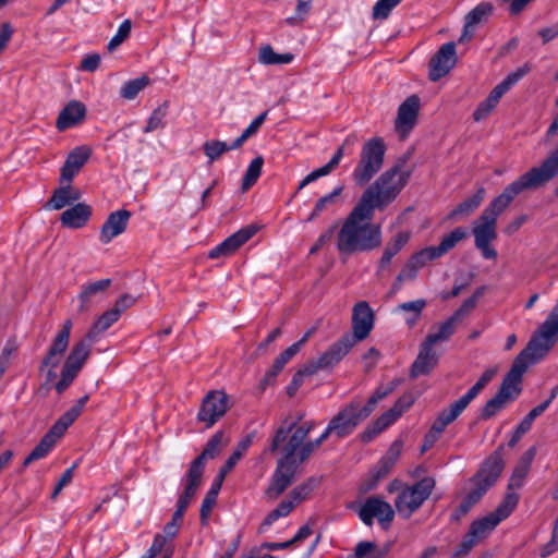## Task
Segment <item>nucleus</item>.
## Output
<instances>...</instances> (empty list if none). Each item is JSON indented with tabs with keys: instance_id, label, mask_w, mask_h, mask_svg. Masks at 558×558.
Instances as JSON below:
<instances>
[{
	"instance_id": "f257e3e1",
	"label": "nucleus",
	"mask_w": 558,
	"mask_h": 558,
	"mask_svg": "<svg viewBox=\"0 0 558 558\" xmlns=\"http://www.w3.org/2000/svg\"><path fill=\"white\" fill-rule=\"evenodd\" d=\"M374 210L357 201L337 234V250L347 255L371 252L381 244V228L372 223Z\"/></svg>"
},
{
	"instance_id": "f03ea898",
	"label": "nucleus",
	"mask_w": 558,
	"mask_h": 558,
	"mask_svg": "<svg viewBox=\"0 0 558 558\" xmlns=\"http://www.w3.org/2000/svg\"><path fill=\"white\" fill-rule=\"evenodd\" d=\"M413 149H408L400 156L396 163L383 172L362 194L359 202L376 208L384 209L396 199L401 190L408 183L412 170L402 171L407 162L412 158Z\"/></svg>"
},
{
	"instance_id": "7ed1b4c3",
	"label": "nucleus",
	"mask_w": 558,
	"mask_h": 558,
	"mask_svg": "<svg viewBox=\"0 0 558 558\" xmlns=\"http://www.w3.org/2000/svg\"><path fill=\"white\" fill-rule=\"evenodd\" d=\"M558 339V310H551L546 320L542 324L538 335H534L526 347L515 356L510 372L523 379V375L530 364L544 359Z\"/></svg>"
},
{
	"instance_id": "20e7f679",
	"label": "nucleus",
	"mask_w": 558,
	"mask_h": 558,
	"mask_svg": "<svg viewBox=\"0 0 558 558\" xmlns=\"http://www.w3.org/2000/svg\"><path fill=\"white\" fill-rule=\"evenodd\" d=\"M89 396L85 395L77 400V402L65 411L49 428V430L43 436L36 447L25 458L22 463V470L27 468L34 461L45 458L49 451L54 447L58 439H60L65 430L75 422V420L82 414L83 409Z\"/></svg>"
},
{
	"instance_id": "39448f33",
	"label": "nucleus",
	"mask_w": 558,
	"mask_h": 558,
	"mask_svg": "<svg viewBox=\"0 0 558 558\" xmlns=\"http://www.w3.org/2000/svg\"><path fill=\"white\" fill-rule=\"evenodd\" d=\"M504 451L505 445L501 444L484 459L476 473L470 478L474 484V488L471 489L463 499L471 507L476 505L500 477L506 465Z\"/></svg>"
},
{
	"instance_id": "423d86ee",
	"label": "nucleus",
	"mask_w": 558,
	"mask_h": 558,
	"mask_svg": "<svg viewBox=\"0 0 558 558\" xmlns=\"http://www.w3.org/2000/svg\"><path fill=\"white\" fill-rule=\"evenodd\" d=\"M504 451L505 445L501 444L484 459L476 473L470 478L474 484V488L471 489L463 499L471 507L476 505L500 477L506 465Z\"/></svg>"
},
{
	"instance_id": "0eeeda50",
	"label": "nucleus",
	"mask_w": 558,
	"mask_h": 558,
	"mask_svg": "<svg viewBox=\"0 0 558 558\" xmlns=\"http://www.w3.org/2000/svg\"><path fill=\"white\" fill-rule=\"evenodd\" d=\"M550 180V177L542 165L539 167H533L507 185L504 191L489 203L488 207L500 215L519 194L524 191L537 190Z\"/></svg>"
},
{
	"instance_id": "6e6552de",
	"label": "nucleus",
	"mask_w": 558,
	"mask_h": 558,
	"mask_svg": "<svg viewBox=\"0 0 558 558\" xmlns=\"http://www.w3.org/2000/svg\"><path fill=\"white\" fill-rule=\"evenodd\" d=\"M386 144L381 137L369 138L362 147L360 160L352 172L357 186L366 185L384 165Z\"/></svg>"
},
{
	"instance_id": "1a4fd4ad",
	"label": "nucleus",
	"mask_w": 558,
	"mask_h": 558,
	"mask_svg": "<svg viewBox=\"0 0 558 558\" xmlns=\"http://www.w3.org/2000/svg\"><path fill=\"white\" fill-rule=\"evenodd\" d=\"M374 412L368 402L362 404L359 397L348 402L330 421V429H335L338 438L350 436L356 427Z\"/></svg>"
},
{
	"instance_id": "9d476101",
	"label": "nucleus",
	"mask_w": 558,
	"mask_h": 558,
	"mask_svg": "<svg viewBox=\"0 0 558 558\" xmlns=\"http://www.w3.org/2000/svg\"><path fill=\"white\" fill-rule=\"evenodd\" d=\"M94 342H96V340L88 338L86 333L81 340L73 344L62 365L61 378L54 384V389L59 395L64 392L76 378L89 357Z\"/></svg>"
},
{
	"instance_id": "9b49d317",
	"label": "nucleus",
	"mask_w": 558,
	"mask_h": 558,
	"mask_svg": "<svg viewBox=\"0 0 558 558\" xmlns=\"http://www.w3.org/2000/svg\"><path fill=\"white\" fill-rule=\"evenodd\" d=\"M522 380L515 374L508 371L496 395L487 400L480 410L478 420L488 421L496 416L509 402L515 401L522 392Z\"/></svg>"
},
{
	"instance_id": "f8f14e48",
	"label": "nucleus",
	"mask_w": 558,
	"mask_h": 558,
	"mask_svg": "<svg viewBox=\"0 0 558 558\" xmlns=\"http://www.w3.org/2000/svg\"><path fill=\"white\" fill-rule=\"evenodd\" d=\"M435 485V480L426 476L412 486H405L395 500L398 513L404 519H409L428 499Z\"/></svg>"
},
{
	"instance_id": "ddd939ff",
	"label": "nucleus",
	"mask_w": 558,
	"mask_h": 558,
	"mask_svg": "<svg viewBox=\"0 0 558 558\" xmlns=\"http://www.w3.org/2000/svg\"><path fill=\"white\" fill-rule=\"evenodd\" d=\"M282 457L277 461L276 470L271 476V481L266 489V495L270 499L278 498L284 490L292 485L298 470V462L294 452L281 447L279 450Z\"/></svg>"
},
{
	"instance_id": "4468645a",
	"label": "nucleus",
	"mask_w": 558,
	"mask_h": 558,
	"mask_svg": "<svg viewBox=\"0 0 558 558\" xmlns=\"http://www.w3.org/2000/svg\"><path fill=\"white\" fill-rule=\"evenodd\" d=\"M72 320L66 319L63 323L61 330L57 333L52 343L50 344L46 356L41 361V365L39 367L40 371H43L45 367H50L46 374V384L52 383L57 378L54 368L59 365L61 356L69 347Z\"/></svg>"
},
{
	"instance_id": "2eb2a0df",
	"label": "nucleus",
	"mask_w": 558,
	"mask_h": 558,
	"mask_svg": "<svg viewBox=\"0 0 558 558\" xmlns=\"http://www.w3.org/2000/svg\"><path fill=\"white\" fill-rule=\"evenodd\" d=\"M229 410V397L220 390H211L203 398L197 421L206 428L214 426Z\"/></svg>"
},
{
	"instance_id": "dca6fc26",
	"label": "nucleus",
	"mask_w": 558,
	"mask_h": 558,
	"mask_svg": "<svg viewBox=\"0 0 558 558\" xmlns=\"http://www.w3.org/2000/svg\"><path fill=\"white\" fill-rule=\"evenodd\" d=\"M359 517L367 526H372L376 518L380 526L384 530H388L393 521L395 510L389 502L380 497L372 496L361 506Z\"/></svg>"
},
{
	"instance_id": "f3484780",
	"label": "nucleus",
	"mask_w": 558,
	"mask_h": 558,
	"mask_svg": "<svg viewBox=\"0 0 558 558\" xmlns=\"http://www.w3.org/2000/svg\"><path fill=\"white\" fill-rule=\"evenodd\" d=\"M457 62L456 44L449 41L444 44L429 59L428 78L437 82L454 66Z\"/></svg>"
},
{
	"instance_id": "a211bd4d",
	"label": "nucleus",
	"mask_w": 558,
	"mask_h": 558,
	"mask_svg": "<svg viewBox=\"0 0 558 558\" xmlns=\"http://www.w3.org/2000/svg\"><path fill=\"white\" fill-rule=\"evenodd\" d=\"M375 322V314L366 301L357 302L352 310V333L345 335L353 338L356 343L366 339Z\"/></svg>"
},
{
	"instance_id": "6ab92c4d",
	"label": "nucleus",
	"mask_w": 558,
	"mask_h": 558,
	"mask_svg": "<svg viewBox=\"0 0 558 558\" xmlns=\"http://www.w3.org/2000/svg\"><path fill=\"white\" fill-rule=\"evenodd\" d=\"M258 231L256 225H248L235 233L228 236L220 244L209 251L208 257L210 259L227 257L234 254L243 244L253 238Z\"/></svg>"
},
{
	"instance_id": "aec40b11",
	"label": "nucleus",
	"mask_w": 558,
	"mask_h": 558,
	"mask_svg": "<svg viewBox=\"0 0 558 558\" xmlns=\"http://www.w3.org/2000/svg\"><path fill=\"white\" fill-rule=\"evenodd\" d=\"M420 97L415 94L409 96L399 106L395 128L402 138H404L415 126L420 112Z\"/></svg>"
},
{
	"instance_id": "412c9836",
	"label": "nucleus",
	"mask_w": 558,
	"mask_h": 558,
	"mask_svg": "<svg viewBox=\"0 0 558 558\" xmlns=\"http://www.w3.org/2000/svg\"><path fill=\"white\" fill-rule=\"evenodd\" d=\"M92 156L90 147L86 145L77 146L71 150L61 168L60 183H71L74 177L85 166Z\"/></svg>"
},
{
	"instance_id": "4be33fe9",
	"label": "nucleus",
	"mask_w": 558,
	"mask_h": 558,
	"mask_svg": "<svg viewBox=\"0 0 558 558\" xmlns=\"http://www.w3.org/2000/svg\"><path fill=\"white\" fill-rule=\"evenodd\" d=\"M131 215V211L126 209L110 213L101 226L99 241L102 244H108L113 238L122 234L126 230Z\"/></svg>"
},
{
	"instance_id": "5701e85b",
	"label": "nucleus",
	"mask_w": 558,
	"mask_h": 558,
	"mask_svg": "<svg viewBox=\"0 0 558 558\" xmlns=\"http://www.w3.org/2000/svg\"><path fill=\"white\" fill-rule=\"evenodd\" d=\"M86 106L82 101L70 100L57 118V130L63 132L72 126L81 124L86 118Z\"/></svg>"
},
{
	"instance_id": "b1692460",
	"label": "nucleus",
	"mask_w": 558,
	"mask_h": 558,
	"mask_svg": "<svg viewBox=\"0 0 558 558\" xmlns=\"http://www.w3.org/2000/svg\"><path fill=\"white\" fill-rule=\"evenodd\" d=\"M433 347L425 340L421 343L418 354L410 369L411 378L428 375L437 366L438 355Z\"/></svg>"
},
{
	"instance_id": "393cba45",
	"label": "nucleus",
	"mask_w": 558,
	"mask_h": 558,
	"mask_svg": "<svg viewBox=\"0 0 558 558\" xmlns=\"http://www.w3.org/2000/svg\"><path fill=\"white\" fill-rule=\"evenodd\" d=\"M494 12V5L490 2H481L471 10L464 17L463 32L459 38V43L469 41L474 35V27L484 23Z\"/></svg>"
},
{
	"instance_id": "a878e982",
	"label": "nucleus",
	"mask_w": 558,
	"mask_h": 558,
	"mask_svg": "<svg viewBox=\"0 0 558 558\" xmlns=\"http://www.w3.org/2000/svg\"><path fill=\"white\" fill-rule=\"evenodd\" d=\"M356 344L353 338L345 333L332 343L320 356V362L326 369L333 368Z\"/></svg>"
},
{
	"instance_id": "bb28decb",
	"label": "nucleus",
	"mask_w": 558,
	"mask_h": 558,
	"mask_svg": "<svg viewBox=\"0 0 558 558\" xmlns=\"http://www.w3.org/2000/svg\"><path fill=\"white\" fill-rule=\"evenodd\" d=\"M93 209L85 203H77L73 207L64 210L60 216V222L65 228H83L90 219Z\"/></svg>"
},
{
	"instance_id": "cd10ccee",
	"label": "nucleus",
	"mask_w": 558,
	"mask_h": 558,
	"mask_svg": "<svg viewBox=\"0 0 558 558\" xmlns=\"http://www.w3.org/2000/svg\"><path fill=\"white\" fill-rule=\"evenodd\" d=\"M254 438V433H251L243 437L235 446L231 456L227 459L225 464L220 468L217 477L214 483H219V490L221 489L222 483L227 480V474L233 470L235 464L241 460L245 451L251 447Z\"/></svg>"
},
{
	"instance_id": "c85d7f7f",
	"label": "nucleus",
	"mask_w": 558,
	"mask_h": 558,
	"mask_svg": "<svg viewBox=\"0 0 558 558\" xmlns=\"http://www.w3.org/2000/svg\"><path fill=\"white\" fill-rule=\"evenodd\" d=\"M402 447L403 444L401 440H395L386 451L385 456H383L380 460L377 462V464L372 469L371 472L378 480L381 481L390 473L391 469L393 468V465L396 464L401 454Z\"/></svg>"
},
{
	"instance_id": "c756f323",
	"label": "nucleus",
	"mask_w": 558,
	"mask_h": 558,
	"mask_svg": "<svg viewBox=\"0 0 558 558\" xmlns=\"http://www.w3.org/2000/svg\"><path fill=\"white\" fill-rule=\"evenodd\" d=\"M474 235V244L477 250L482 252L485 259H495L497 251L489 244L497 239V231L495 229H487L486 227L474 226L472 229Z\"/></svg>"
},
{
	"instance_id": "7c9ffc66",
	"label": "nucleus",
	"mask_w": 558,
	"mask_h": 558,
	"mask_svg": "<svg viewBox=\"0 0 558 558\" xmlns=\"http://www.w3.org/2000/svg\"><path fill=\"white\" fill-rule=\"evenodd\" d=\"M531 68L527 63L518 68L514 72L508 74L499 84H497L488 97L494 100L496 104L499 102L500 98L513 86L515 85L523 76H525L530 72Z\"/></svg>"
},
{
	"instance_id": "2f4dec72",
	"label": "nucleus",
	"mask_w": 558,
	"mask_h": 558,
	"mask_svg": "<svg viewBox=\"0 0 558 558\" xmlns=\"http://www.w3.org/2000/svg\"><path fill=\"white\" fill-rule=\"evenodd\" d=\"M293 356L295 355L286 349L275 359L271 366L259 381L258 388L262 392L265 391L267 387L275 385L278 375Z\"/></svg>"
},
{
	"instance_id": "473e14b6",
	"label": "nucleus",
	"mask_w": 558,
	"mask_h": 558,
	"mask_svg": "<svg viewBox=\"0 0 558 558\" xmlns=\"http://www.w3.org/2000/svg\"><path fill=\"white\" fill-rule=\"evenodd\" d=\"M111 286V279H101L83 287L82 292L78 294L81 302L78 313H86L90 306V300L98 293L105 292Z\"/></svg>"
},
{
	"instance_id": "72a5a7b5",
	"label": "nucleus",
	"mask_w": 558,
	"mask_h": 558,
	"mask_svg": "<svg viewBox=\"0 0 558 558\" xmlns=\"http://www.w3.org/2000/svg\"><path fill=\"white\" fill-rule=\"evenodd\" d=\"M486 191L483 186L478 187L476 192L468 199L461 202L454 209H452L447 218L456 220L461 216H470L484 201Z\"/></svg>"
},
{
	"instance_id": "f704fd0d",
	"label": "nucleus",
	"mask_w": 558,
	"mask_h": 558,
	"mask_svg": "<svg viewBox=\"0 0 558 558\" xmlns=\"http://www.w3.org/2000/svg\"><path fill=\"white\" fill-rule=\"evenodd\" d=\"M500 518L496 517L494 512H490L486 517L474 520L470 525L469 533L474 536L476 541L485 538L499 523Z\"/></svg>"
},
{
	"instance_id": "c9c22d12",
	"label": "nucleus",
	"mask_w": 558,
	"mask_h": 558,
	"mask_svg": "<svg viewBox=\"0 0 558 558\" xmlns=\"http://www.w3.org/2000/svg\"><path fill=\"white\" fill-rule=\"evenodd\" d=\"M468 236V232L464 228L458 227L447 234L437 246H429L432 255L439 258L450 250H452L458 242L462 241Z\"/></svg>"
},
{
	"instance_id": "e433bc0d",
	"label": "nucleus",
	"mask_w": 558,
	"mask_h": 558,
	"mask_svg": "<svg viewBox=\"0 0 558 558\" xmlns=\"http://www.w3.org/2000/svg\"><path fill=\"white\" fill-rule=\"evenodd\" d=\"M390 547L389 543L378 548L375 542L363 541L356 544L353 556L348 558H386Z\"/></svg>"
},
{
	"instance_id": "4c0bfd02",
	"label": "nucleus",
	"mask_w": 558,
	"mask_h": 558,
	"mask_svg": "<svg viewBox=\"0 0 558 558\" xmlns=\"http://www.w3.org/2000/svg\"><path fill=\"white\" fill-rule=\"evenodd\" d=\"M120 316L118 315V311H113L112 308L102 313L92 325V327L86 332L88 338H93L94 340H98V337L109 329Z\"/></svg>"
},
{
	"instance_id": "58836bf2",
	"label": "nucleus",
	"mask_w": 558,
	"mask_h": 558,
	"mask_svg": "<svg viewBox=\"0 0 558 558\" xmlns=\"http://www.w3.org/2000/svg\"><path fill=\"white\" fill-rule=\"evenodd\" d=\"M343 186H338L331 193L324 195L317 199L314 205L312 213L306 219L307 222L314 221L318 217L323 215L324 211L328 210L330 207L338 203V197L342 193Z\"/></svg>"
},
{
	"instance_id": "ea45409f",
	"label": "nucleus",
	"mask_w": 558,
	"mask_h": 558,
	"mask_svg": "<svg viewBox=\"0 0 558 558\" xmlns=\"http://www.w3.org/2000/svg\"><path fill=\"white\" fill-rule=\"evenodd\" d=\"M302 418H303V414H298V417L295 421L289 422L288 417H286L282 421L281 425L276 430V433L271 439V442L269 446V451L271 453H275L279 450L280 446L283 442H286V440L288 439L289 433L292 432L296 427L298 422H300Z\"/></svg>"
},
{
	"instance_id": "a19ab883",
	"label": "nucleus",
	"mask_w": 558,
	"mask_h": 558,
	"mask_svg": "<svg viewBox=\"0 0 558 558\" xmlns=\"http://www.w3.org/2000/svg\"><path fill=\"white\" fill-rule=\"evenodd\" d=\"M293 59V53H277L270 45H265L259 49L258 61L263 64H288L292 62Z\"/></svg>"
},
{
	"instance_id": "79ce46f5",
	"label": "nucleus",
	"mask_w": 558,
	"mask_h": 558,
	"mask_svg": "<svg viewBox=\"0 0 558 558\" xmlns=\"http://www.w3.org/2000/svg\"><path fill=\"white\" fill-rule=\"evenodd\" d=\"M314 427L313 422H305L304 424L295 427L290 437L281 445V447L288 449L291 452H296L299 447L304 442L307 435Z\"/></svg>"
},
{
	"instance_id": "37998d69",
	"label": "nucleus",
	"mask_w": 558,
	"mask_h": 558,
	"mask_svg": "<svg viewBox=\"0 0 558 558\" xmlns=\"http://www.w3.org/2000/svg\"><path fill=\"white\" fill-rule=\"evenodd\" d=\"M458 323L460 322L453 315H451L447 320L440 324L437 332L428 333L425 338V341L434 345L439 341L449 340L450 337L454 333Z\"/></svg>"
},
{
	"instance_id": "c03bdc74",
	"label": "nucleus",
	"mask_w": 558,
	"mask_h": 558,
	"mask_svg": "<svg viewBox=\"0 0 558 558\" xmlns=\"http://www.w3.org/2000/svg\"><path fill=\"white\" fill-rule=\"evenodd\" d=\"M263 165L264 158L262 156H257L251 161L242 179L241 190L243 192L250 190L257 182L262 174Z\"/></svg>"
},
{
	"instance_id": "a18cd8bd",
	"label": "nucleus",
	"mask_w": 558,
	"mask_h": 558,
	"mask_svg": "<svg viewBox=\"0 0 558 558\" xmlns=\"http://www.w3.org/2000/svg\"><path fill=\"white\" fill-rule=\"evenodd\" d=\"M219 494V483H213L211 487L207 492L205 498L203 499L201 510H199V519L202 525H207L208 518L210 515V512L216 505L217 497Z\"/></svg>"
},
{
	"instance_id": "49530a36",
	"label": "nucleus",
	"mask_w": 558,
	"mask_h": 558,
	"mask_svg": "<svg viewBox=\"0 0 558 558\" xmlns=\"http://www.w3.org/2000/svg\"><path fill=\"white\" fill-rule=\"evenodd\" d=\"M71 192V184L56 189L51 197L46 202L45 208L52 210H60L66 205H70L68 194Z\"/></svg>"
},
{
	"instance_id": "de8ad7c7",
	"label": "nucleus",
	"mask_w": 558,
	"mask_h": 558,
	"mask_svg": "<svg viewBox=\"0 0 558 558\" xmlns=\"http://www.w3.org/2000/svg\"><path fill=\"white\" fill-rule=\"evenodd\" d=\"M295 507L291 500H282L275 509H272L263 520L259 531L270 526L281 517H287Z\"/></svg>"
},
{
	"instance_id": "09e8293b",
	"label": "nucleus",
	"mask_w": 558,
	"mask_h": 558,
	"mask_svg": "<svg viewBox=\"0 0 558 558\" xmlns=\"http://www.w3.org/2000/svg\"><path fill=\"white\" fill-rule=\"evenodd\" d=\"M150 80L147 75H142L141 77L131 80L126 82L120 92L122 98L131 100L134 99L140 92H142L148 84Z\"/></svg>"
},
{
	"instance_id": "8fccbe9b",
	"label": "nucleus",
	"mask_w": 558,
	"mask_h": 558,
	"mask_svg": "<svg viewBox=\"0 0 558 558\" xmlns=\"http://www.w3.org/2000/svg\"><path fill=\"white\" fill-rule=\"evenodd\" d=\"M319 483H320L319 478H317L315 476L308 477L304 483L295 486L290 492V497L292 498L291 501H293L295 505L303 501L304 499L307 498V496L312 493V490L319 485Z\"/></svg>"
},
{
	"instance_id": "3c124183",
	"label": "nucleus",
	"mask_w": 558,
	"mask_h": 558,
	"mask_svg": "<svg viewBox=\"0 0 558 558\" xmlns=\"http://www.w3.org/2000/svg\"><path fill=\"white\" fill-rule=\"evenodd\" d=\"M223 436L225 434L222 430L216 432L207 441L202 453L197 457L203 458L205 462L207 459H215L216 457H218L221 451Z\"/></svg>"
},
{
	"instance_id": "603ef678",
	"label": "nucleus",
	"mask_w": 558,
	"mask_h": 558,
	"mask_svg": "<svg viewBox=\"0 0 558 558\" xmlns=\"http://www.w3.org/2000/svg\"><path fill=\"white\" fill-rule=\"evenodd\" d=\"M518 502L519 495L512 490L507 489L504 500L493 512L496 517L500 518V521H502L510 515V513L517 507Z\"/></svg>"
},
{
	"instance_id": "864d4df0",
	"label": "nucleus",
	"mask_w": 558,
	"mask_h": 558,
	"mask_svg": "<svg viewBox=\"0 0 558 558\" xmlns=\"http://www.w3.org/2000/svg\"><path fill=\"white\" fill-rule=\"evenodd\" d=\"M203 151L211 163L228 151V144L219 140H209L203 144Z\"/></svg>"
},
{
	"instance_id": "5fc2aeb1",
	"label": "nucleus",
	"mask_w": 558,
	"mask_h": 558,
	"mask_svg": "<svg viewBox=\"0 0 558 558\" xmlns=\"http://www.w3.org/2000/svg\"><path fill=\"white\" fill-rule=\"evenodd\" d=\"M414 401V395L411 391H407L386 412L392 415L391 418L396 422L408 409H410Z\"/></svg>"
},
{
	"instance_id": "6e6d98bb",
	"label": "nucleus",
	"mask_w": 558,
	"mask_h": 558,
	"mask_svg": "<svg viewBox=\"0 0 558 558\" xmlns=\"http://www.w3.org/2000/svg\"><path fill=\"white\" fill-rule=\"evenodd\" d=\"M206 462L203 458L196 457L192 463L190 464L187 474H186V484L192 485L193 487L198 488L202 483L203 473L205 470Z\"/></svg>"
},
{
	"instance_id": "4d7b16f0",
	"label": "nucleus",
	"mask_w": 558,
	"mask_h": 558,
	"mask_svg": "<svg viewBox=\"0 0 558 558\" xmlns=\"http://www.w3.org/2000/svg\"><path fill=\"white\" fill-rule=\"evenodd\" d=\"M166 551H174V545L169 538H167V536H163L161 533H157L146 553L154 558H157L159 554H165Z\"/></svg>"
},
{
	"instance_id": "13d9d810",
	"label": "nucleus",
	"mask_w": 558,
	"mask_h": 558,
	"mask_svg": "<svg viewBox=\"0 0 558 558\" xmlns=\"http://www.w3.org/2000/svg\"><path fill=\"white\" fill-rule=\"evenodd\" d=\"M496 373V368L486 369L477 379V381L465 393L466 398L470 401H473L478 396V393L490 383Z\"/></svg>"
},
{
	"instance_id": "bf43d9fd",
	"label": "nucleus",
	"mask_w": 558,
	"mask_h": 558,
	"mask_svg": "<svg viewBox=\"0 0 558 558\" xmlns=\"http://www.w3.org/2000/svg\"><path fill=\"white\" fill-rule=\"evenodd\" d=\"M402 0H379L373 7L372 16L374 20H385L389 16L393 8Z\"/></svg>"
},
{
	"instance_id": "052dcab7",
	"label": "nucleus",
	"mask_w": 558,
	"mask_h": 558,
	"mask_svg": "<svg viewBox=\"0 0 558 558\" xmlns=\"http://www.w3.org/2000/svg\"><path fill=\"white\" fill-rule=\"evenodd\" d=\"M132 23L130 20H124L117 34L110 39L108 44V50L112 52L117 47H119L131 34Z\"/></svg>"
},
{
	"instance_id": "680f3d73",
	"label": "nucleus",
	"mask_w": 558,
	"mask_h": 558,
	"mask_svg": "<svg viewBox=\"0 0 558 558\" xmlns=\"http://www.w3.org/2000/svg\"><path fill=\"white\" fill-rule=\"evenodd\" d=\"M167 114V104H163L162 106H159L156 108L153 113L150 114L147 125L144 129L145 133H149L154 130H157L159 128H163V119Z\"/></svg>"
},
{
	"instance_id": "e2e57ef3",
	"label": "nucleus",
	"mask_w": 558,
	"mask_h": 558,
	"mask_svg": "<svg viewBox=\"0 0 558 558\" xmlns=\"http://www.w3.org/2000/svg\"><path fill=\"white\" fill-rule=\"evenodd\" d=\"M430 252L432 250L429 246L425 247L413 254L407 263L414 267V270L417 274L418 269L422 268L427 262L437 259V257L433 256Z\"/></svg>"
},
{
	"instance_id": "0e129e2a",
	"label": "nucleus",
	"mask_w": 558,
	"mask_h": 558,
	"mask_svg": "<svg viewBox=\"0 0 558 558\" xmlns=\"http://www.w3.org/2000/svg\"><path fill=\"white\" fill-rule=\"evenodd\" d=\"M397 385H398V381L392 380L388 384V386L386 388H383V387L376 388V390L373 392V395L367 399L368 405H371L372 409L375 411V409L377 408V404L381 400H384L386 397H388L396 389Z\"/></svg>"
},
{
	"instance_id": "69168bd1",
	"label": "nucleus",
	"mask_w": 558,
	"mask_h": 558,
	"mask_svg": "<svg viewBox=\"0 0 558 558\" xmlns=\"http://www.w3.org/2000/svg\"><path fill=\"white\" fill-rule=\"evenodd\" d=\"M549 407V401H543L535 408H533L519 423L522 429H526L527 432L531 429L532 424L536 417L543 414Z\"/></svg>"
},
{
	"instance_id": "338daca9",
	"label": "nucleus",
	"mask_w": 558,
	"mask_h": 558,
	"mask_svg": "<svg viewBox=\"0 0 558 558\" xmlns=\"http://www.w3.org/2000/svg\"><path fill=\"white\" fill-rule=\"evenodd\" d=\"M527 473H529L527 469L517 464L515 468L513 469L511 477L509 480V483L507 486L508 490L521 488L523 486V483H524V480H525Z\"/></svg>"
},
{
	"instance_id": "774afa93",
	"label": "nucleus",
	"mask_w": 558,
	"mask_h": 558,
	"mask_svg": "<svg viewBox=\"0 0 558 558\" xmlns=\"http://www.w3.org/2000/svg\"><path fill=\"white\" fill-rule=\"evenodd\" d=\"M550 179L558 177V147L553 150L541 163Z\"/></svg>"
}]
</instances>
